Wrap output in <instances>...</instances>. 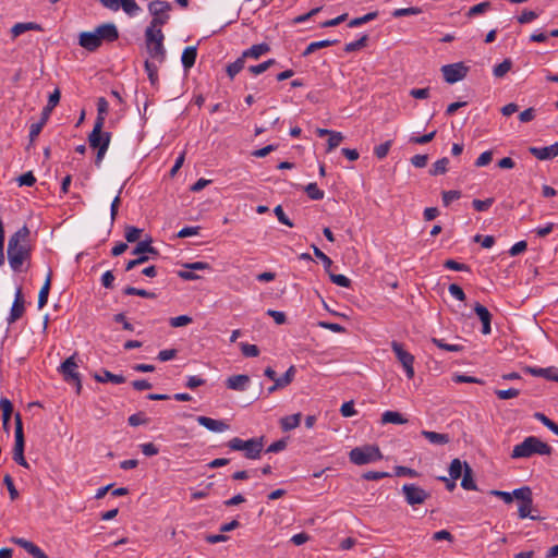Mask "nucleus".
<instances>
[{"instance_id":"f03ea898","label":"nucleus","mask_w":558,"mask_h":558,"mask_svg":"<svg viewBox=\"0 0 558 558\" xmlns=\"http://www.w3.org/2000/svg\"><path fill=\"white\" fill-rule=\"evenodd\" d=\"M551 447L535 436L526 437L521 444L513 447L511 458H530L533 454L549 456Z\"/></svg>"},{"instance_id":"423d86ee","label":"nucleus","mask_w":558,"mask_h":558,"mask_svg":"<svg viewBox=\"0 0 558 558\" xmlns=\"http://www.w3.org/2000/svg\"><path fill=\"white\" fill-rule=\"evenodd\" d=\"M349 459L356 465H364L383 459V453L378 446L365 445L355 447L349 452Z\"/></svg>"},{"instance_id":"6e6552de","label":"nucleus","mask_w":558,"mask_h":558,"mask_svg":"<svg viewBox=\"0 0 558 558\" xmlns=\"http://www.w3.org/2000/svg\"><path fill=\"white\" fill-rule=\"evenodd\" d=\"M513 495H514L515 499L519 500L518 514H519L520 519L530 518L532 520H541V517L533 515L531 513L533 498H532V490L529 486H523V487L514 489Z\"/></svg>"},{"instance_id":"37998d69","label":"nucleus","mask_w":558,"mask_h":558,"mask_svg":"<svg viewBox=\"0 0 558 558\" xmlns=\"http://www.w3.org/2000/svg\"><path fill=\"white\" fill-rule=\"evenodd\" d=\"M123 293L125 295H138V296L146 298V299H155L156 298V294L154 292H149L147 290L138 289V288H134V287H126L123 290Z\"/></svg>"},{"instance_id":"a19ab883","label":"nucleus","mask_w":558,"mask_h":558,"mask_svg":"<svg viewBox=\"0 0 558 558\" xmlns=\"http://www.w3.org/2000/svg\"><path fill=\"white\" fill-rule=\"evenodd\" d=\"M432 342L439 349L449 351V352H460L463 350V345L461 344H448L442 339L432 338Z\"/></svg>"},{"instance_id":"39448f33","label":"nucleus","mask_w":558,"mask_h":558,"mask_svg":"<svg viewBox=\"0 0 558 558\" xmlns=\"http://www.w3.org/2000/svg\"><path fill=\"white\" fill-rule=\"evenodd\" d=\"M171 3L162 0H154L148 4V11L153 19L146 29H161L168 23L171 11Z\"/></svg>"},{"instance_id":"4be33fe9","label":"nucleus","mask_w":558,"mask_h":558,"mask_svg":"<svg viewBox=\"0 0 558 558\" xmlns=\"http://www.w3.org/2000/svg\"><path fill=\"white\" fill-rule=\"evenodd\" d=\"M555 367L537 368L533 366H525L524 372L537 377H544L558 383V374H555Z\"/></svg>"},{"instance_id":"412c9836","label":"nucleus","mask_w":558,"mask_h":558,"mask_svg":"<svg viewBox=\"0 0 558 558\" xmlns=\"http://www.w3.org/2000/svg\"><path fill=\"white\" fill-rule=\"evenodd\" d=\"M250 383V377L247 375H234L230 376L226 380V386L228 389L235 391H244Z\"/></svg>"},{"instance_id":"4d7b16f0","label":"nucleus","mask_w":558,"mask_h":558,"mask_svg":"<svg viewBox=\"0 0 558 558\" xmlns=\"http://www.w3.org/2000/svg\"><path fill=\"white\" fill-rule=\"evenodd\" d=\"M495 395L500 400H507V399H511V398L518 397L520 395V390L515 389V388H509V389H506V390L497 389V390H495Z\"/></svg>"},{"instance_id":"f257e3e1","label":"nucleus","mask_w":558,"mask_h":558,"mask_svg":"<svg viewBox=\"0 0 558 558\" xmlns=\"http://www.w3.org/2000/svg\"><path fill=\"white\" fill-rule=\"evenodd\" d=\"M29 229L23 226L14 232L8 242V259L13 271H22V266L31 259Z\"/></svg>"},{"instance_id":"aec40b11","label":"nucleus","mask_w":558,"mask_h":558,"mask_svg":"<svg viewBox=\"0 0 558 558\" xmlns=\"http://www.w3.org/2000/svg\"><path fill=\"white\" fill-rule=\"evenodd\" d=\"M13 543L25 549L33 558H49L36 544L25 538H13Z\"/></svg>"},{"instance_id":"9b49d317","label":"nucleus","mask_w":558,"mask_h":558,"mask_svg":"<svg viewBox=\"0 0 558 558\" xmlns=\"http://www.w3.org/2000/svg\"><path fill=\"white\" fill-rule=\"evenodd\" d=\"M402 493L405 501L410 506L424 504L429 498V493L415 484H404Z\"/></svg>"},{"instance_id":"c85d7f7f","label":"nucleus","mask_w":558,"mask_h":558,"mask_svg":"<svg viewBox=\"0 0 558 558\" xmlns=\"http://www.w3.org/2000/svg\"><path fill=\"white\" fill-rule=\"evenodd\" d=\"M301 413L287 415L280 420V426L283 432H289L296 428L301 423Z\"/></svg>"},{"instance_id":"a18cd8bd","label":"nucleus","mask_w":558,"mask_h":558,"mask_svg":"<svg viewBox=\"0 0 558 558\" xmlns=\"http://www.w3.org/2000/svg\"><path fill=\"white\" fill-rule=\"evenodd\" d=\"M274 64H276V60L269 59V60H267L263 63H259L257 65L248 66V72L252 73L253 75H259V74L264 73L265 71H267Z\"/></svg>"},{"instance_id":"9d476101","label":"nucleus","mask_w":558,"mask_h":558,"mask_svg":"<svg viewBox=\"0 0 558 558\" xmlns=\"http://www.w3.org/2000/svg\"><path fill=\"white\" fill-rule=\"evenodd\" d=\"M391 349L395 352L398 361L402 364L407 377L412 379L414 377V356L404 350L403 344L398 341L391 342Z\"/></svg>"},{"instance_id":"b1692460","label":"nucleus","mask_w":558,"mask_h":558,"mask_svg":"<svg viewBox=\"0 0 558 558\" xmlns=\"http://www.w3.org/2000/svg\"><path fill=\"white\" fill-rule=\"evenodd\" d=\"M421 435L434 445H446L450 441L448 434H441L432 430H422Z\"/></svg>"},{"instance_id":"052dcab7","label":"nucleus","mask_w":558,"mask_h":558,"mask_svg":"<svg viewBox=\"0 0 558 558\" xmlns=\"http://www.w3.org/2000/svg\"><path fill=\"white\" fill-rule=\"evenodd\" d=\"M444 266L456 271H470V267L466 264L459 263L454 259H447Z\"/></svg>"},{"instance_id":"4c0bfd02","label":"nucleus","mask_w":558,"mask_h":558,"mask_svg":"<svg viewBox=\"0 0 558 558\" xmlns=\"http://www.w3.org/2000/svg\"><path fill=\"white\" fill-rule=\"evenodd\" d=\"M378 16V12L377 11H373V12H369L363 16H360V17H355V19H352L348 26L349 27H357V26H361L365 23H368L373 20H375L376 17Z\"/></svg>"},{"instance_id":"a878e982","label":"nucleus","mask_w":558,"mask_h":558,"mask_svg":"<svg viewBox=\"0 0 558 558\" xmlns=\"http://www.w3.org/2000/svg\"><path fill=\"white\" fill-rule=\"evenodd\" d=\"M27 31H41V26L34 22L16 23L11 28L12 38H16Z\"/></svg>"},{"instance_id":"5fc2aeb1","label":"nucleus","mask_w":558,"mask_h":558,"mask_svg":"<svg viewBox=\"0 0 558 558\" xmlns=\"http://www.w3.org/2000/svg\"><path fill=\"white\" fill-rule=\"evenodd\" d=\"M0 408L2 410V421H10L13 413V405L10 400L1 399Z\"/></svg>"},{"instance_id":"bb28decb","label":"nucleus","mask_w":558,"mask_h":558,"mask_svg":"<svg viewBox=\"0 0 558 558\" xmlns=\"http://www.w3.org/2000/svg\"><path fill=\"white\" fill-rule=\"evenodd\" d=\"M461 486L466 490H477V485L473 478V471L466 462H464Z\"/></svg>"},{"instance_id":"2eb2a0df","label":"nucleus","mask_w":558,"mask_h":558,"mask_svg":"<svg viewBox=\"0 0 558 558\" xmlns=\"http://www.w3.org/2000/svg\"><path fill=\"white\" fill-rule=\"evenodd\" d=\"M196 421L199 425L204 426L208 430L216 432V433H222L230 428L229 424H227L225 421L214 420L208 416H203V415L197 416Z\"/></svg>"},{"instance_id":"58836bf2","label":"nucleus","mask_w":558,"mask_h":558,"mask_svg":"<svg viewBox=\"0 0 558 558\" xmlns=\"http://www.w3.org/2000/svg\"><path fill=\"white\" fill-rule=\"evenodd\" d=\"M144 66L150 84L155 86L158 83V66L149 60L145 61Z\"/></svg>"},{"instance_id":"f3484780","label":"nucleus","mask_w":558,"mask_h":558,"mask_svg":"<svg viewBox=\"0 0 558 558\" xmlns=\"http://www.w3.org/2000/svg\"><path fill=\"white\" fill-rule=\"evenodd\" d=\"M78 44L88 51H96L101 46L95 31L81 33Z\"/></svg>"},{"instance_id":"473e14b6","label":"nucleus","mask_w":558,"mask_h":558,"mask_svg":"<svg viewBox=\"0 0 558 558\" xmlns=\"http://www.w3.org/2000/svg\"><path fill=\"white\" fill-rule=\"evenodd\" d=\"M245 60L246 59L243 58V53H242L241 57H239L234 62L227 65L226 71H227L228 76L231 80H233L234 76L244 69Z\"/></svg>"},{"instance_id":"13d9d810","label":"nucleus","mask_w":558,"mask_h":558,"mask_svg":"<svg viewBox=\"0 0 558 558\" xmlns=\"http://www.w3.org/2000/svg\"><path fill=\"white\" fill-rule=\"evenodd\" d=\"M494 204V198L473 199L472 205L476 211H486Z\"/></svg>"},{"instance_id":"864d4df0","label":"nucleus","mask_w":558,"mask_h":558,"mask_svg":"<svg viewBox=\"0 0 558 558\" xmlns=\"http://www.w3.org/2000/svg\"><path fill=\"white\" fill-rule=\"evenodd\" d=\"M328 274L332 283L342 288H349L351 286V280L344 275H336L330 271H328Z\"/></svg>"},{"instance_id":"a211bd4d","label":"nucleus","mask_w":558,"mask_h":558,"mask_svg":"<svg viewBox=\"0 0 558 558\" xmlns=\"http://www.w3.org/2000/svg\"><path fill=\"white\" fill-rule=\"evenodd\" d=\"M474 312L482 322V332L484 335L490 333L492 314L489 313V311L484 305L475 303Z\"/></svg>"},{"instance_id":"c03bdc74","label":"nucleus","mask_w":558,"mask_h":558,"mask_svg":"<svg viewBox=\"0 0 558 558\" xmlns=\"http://www.w3.org/2000/svg\"><path fill=\"white\" fill-rule=\"evenodd\" d=\"M511 66L512 61L510 59H505L494 68L493 73L496 77H502L511 70Z\"/></svg>"},{"instance_id":"680f3d73","label":"nucleus","mask_w":558,"mask_h":558,"mask_svg":"<svg viewBox=\"0 0 558 558\" xmlns=\"http://www.w3.org/2000/svg\"><path fill=\"white\" fill-rule=\"evenodd\" d=\"M148 421L149 420L145 416V414L143 412L132 414L128 418V422L131 426L144 425V424H147Z\"/></svg>"},{"instance_id":"dca6fc26","label":"nucleus","mask_w":558,"mask_h":558,"mask_svg":"<svg viewBox=\"0 0 558 558\" xmlns=\"http://www.w3.org/2000/svg\"><path fill=\"white\" fill-rule=\"evenodd\" d=\"M24 298L22 293V289L19 288L15 293V299L11 307L10 316L8 318L9 324L16 322L24 314Z\"/></svg>"},{"instance_id":"e433bc0d","label":"nucleus","mask_w":558,"mask_h":558,"mask_svg":"<svg viewBox=\"0 0 558 558\" xmlns=\"http://www.w3.org/2000/svg\"><path fill=\"white\" fill-rule=\"evenodd\" d=\"M304 191L306 193V195L313 199V201H319V199H323L324 196H325V193L323 190H320L316 183H308L305 187H304Z\"/></svg>"},{"instance_id":"f8f14e48","label":"nucleus","mask_w":558,"mask_h":558,"mask_svg":"<svg viewBox=\"0 0 558 558\" xmlns=\"http://www.w3.org/2000/svg\"><path fill=\"white\" fill-rule=\"evenodd\" d=\"M441 72L445 81L449 84H453L463 80L466 76L469 68L465 66L462 62H458L444 65L441 68Z\"/></svg>"},{"instance_id":"20e7f679","label":"nucleus","mask_w":558,"mask_h":558,"mask_svg":"<svg viewBox=\"0 0 558 558\" xmlns=\"http://www.w3.org/2000/svg\"><path fill=\"white\" fill-rule=\"evenodd\" d=\"M163 33L161 29H146L145 44L150 58L159 63L166 60V49L163 46Z\"/></svg>"},{"instance_id":"de8ad7c7","label":"nucleus","mask_w":558,"mask_h":558,"mask_svg":"<svg viewBox=\"0 0 558 558\" xmlns=\"http://www.w3.org/2000/svg\"><path fill=\"white\" fill-rule=\"evenodd\" d=\"M142 232H143L142 229H138L133 226H126L125 233H124L125 240L129 243H134L140 240Z\"/></svg>"},{"instance_id":"f704fd0d","label":"nucleus","mask_w":558,"mask_h":558,"mask_svg":"<svg viewBox=\"0 0 558 558\" xmlns=\"http://www.w3.org/2000/svg\"><path fill=\"white\" fill-rule=\"evenodd\" d=\"M464 472V462L462 463L460 459L456 458L451 461L449 466V475L452 480H458L462 476Z\"/></svg>"},{"instance_id":"5701e85b","label":"nucleus","mask_w":558,"mask_h":558,"mask_svg":"<svg viewBox=\"0 0 558 558\" xmlns=\"http://www.w3.org/2000/svg\"><path fill=\"white\" fill-rule=\"evenodd\" d=\"M270 51V46L266 43H262V44H257V45H253L251 48L244 50L242 53H243V58L247 59V58H251V59H259L260 56L267 53Z\"/></svg>"},{"instance_id":"79ce46f5","label":"nucleus","mask_w":558,"mask_h":558,"mask_svg":"<svg viewBox=\"0 0 558 558\" xmlns=\"http://www.w3.org/2000/svg\"><path fill=\"white\" fill-rule=\"evenodd\" d=\"M121 9L129 15L134 16L141 10L135 0H122L120 2Z\"/></svg>"},{"instance_id":"69168bd1","label":"nucleus","mask_w":558,"mask_h":558,"mask_svg":"<svg viewBox=\"0 0 558 558\" xmlns=\"http://www.w3.org/2000/svg\"><path fill=\"white\" fill-rule=\"evenodd\" d=\"M241 351L244 356L254 357L259 354V349L255 344L241 343Z\"/></svg>"},{"instance_id":"774afa93","label":"nucleus","mask_w":558,"mask_h":558,"mask_svg":"<svg viewBox=\"0 0 558 558\" xmlns=\"http://www.w3.org/2000/svg\"><path fill=\"white\" fill-rule=\"evenodd\" d=\"M17 182L20 186H33L36 182V178L34 177L32 171H28L17 178Z\"/></svg>"},{"instance_id":"72a5a7b5","label":"nucleus","mask_w":558,"mask_h":558,"mask_svg":"<svg viewBox=\"0 0 558 558\" xmlns=\"http://www.w3.org/2000/svg\"><path fill=\"white\" fill-rule=\"evenodd\" d=\"M109 104L104 98L100 97L97 101V117L95 120V123H98L100 121L101 125H105L106 114L108 112Z\"/></svg>"},{"instance_id":"7c9ffc66","label":"nucleus","mask_w":558,"mask_h":558,"mask_svg":"<svg viewBox=\"0 0 558 558\" xmlns=\"http://www.w3.org/2000/svg\"><path fill=\"white\" fill-rule=\"evenodd\" d=\"M197 49L196 47L190 46L183 50L181 61L185 70L191 69L196 61Z\"/></svg>"},{"instance_id":"393cba45","label":"nucleus","mask_w":558,"mask_h":558,"mask_svg":"<svg viewBox=\"0 0 558 558\" xmlns=\"http://www.w3.org/2000/svg\"><path fill=\"white\" fill-rule=\"evenodd\" d=\"M94 378L98 383L110 381V383H113L117 385L123 384L125 381V377L123 375L112 374L111 372H109L107 369H102L101 374H95Z\"/></svg>"},{"instance_id":"c9c22d12","label":"nucleus","mask_w":558,"mask_h":558,"mask_svg":"<svg viewBox=\"0 0 558 558\" xmlns=\"http://www.w3.org/2000/svg\"><path fill=\"white\" fill-rule=\"evenodd\" d=\"M449 159L447 157H442L434 162L432 169L429 170L430 175H439L445 174L448 170Z\"/></svg>"},{"instance_id":"ea45409f","label":"nucleus","mask_w":558,"mask_h":558,"mask_svg":"<svg viewBox=\"0 0 558 558\" xmlns=\"http://www.w3.org/2000/svg\"><path fill=\"white\" fill-rule=\"evenodd\" d=\"M367 41H368V36L367 35H363L360 39L347 44L344 46V51L348 52V53L353 52V51H357V50L366 47L367 46Z\"/></svg>"},{"instance_id":"09e8293b","label":"nucleus","mask_w":558,"mask_h":558,"mask_svg":"<svg viewBox=\"0 0 558 558\" xmlns=\"http://www.w3.org/2000/svg\"><path fill=\"white\" fill-rule=\"evenodd\" d=\"M342 141L343 135L340 132L332 131L329 134V138L327 141V151L329 153L336 147H338Z\"/></svg>"},{"instance_id":"0e129e2a","label":"nucleus","mask_w":558,"mask_h":558,"mask_svg":"<svg viewBox=\"0 0 558 558\" xmlns=\"http://www.w3.org/2000/svg\"><path fill=\"white\" fill-rule=\"evenodd\" d=\"M435 135H436V130H434L427 134H424L422 136H412L410 138V143L424 145V144L432 142L434 140Z\"/></svg>"},{"instance_id":"3c124183","label":"nucleus","mask_w":558,"mask_h":558,"mask_svg":"<svg viewBox=\"0 0 558 558\" xmlns=\"http://www.w3.org/2000/svg\"><path fill=\"white\" fill-rule=\"evenodd\" d=\"M3 484L5 485L9 494H10V498L11 500H15L19 498V492L17 489L15 488V485H14V482H13V478L10 474H5L4 477H3Z\"/></svg>"},{"instance_id":"4468645a","label":"nucleus","mask_w":558,"mask_h":558,"mask_svg":"<svg viewBox=\"0 0 558 558\" xmlns=\"http://www.w3.org/2000/svg\"><path fill=\"white\" fill-rule=\"evenodd\" d=\"M100 45L106 43H113L119 38V31L113 23H105L95 28Z\"/></svg>"},{"instance_id":"49530a36","label":"nucleus","mask_w":558,"mask_h":558,"mask_svg":"<svg viewBox=\"0 0 558 558\" xmlns=\"http://www.w3.org/2000/svg\"><path fill=\"white\" fill-rule=\"evenodd\" d=\"M534 417L543 423L548 429H550L554 434L558 436V425L547 417L544 413L536 412Z\"/></svg>"},{"instance_id":"7ed1b4c3","label":"nucleus","mask_w":558,"mask_h":558,"mask_svg":"<svg viewBox=\"0 0 558 558\" xmlns=\"http://www.w3.org/2000/svg\"><path fill=\"white\" fill-rule=\"evenodd\" d=\"M227 446L234 451H243L244 457L251 460L259 459L264 448V437H255L243 440L234 437L227 442Z\"/></svg>"},{"instance_id":"cd10ccee","label":"nucleus","mask_w":558,"mask_h":558,"mask_svg":"<svg viewBox=\"0 0 558 558\" xmlns=\"http://www.w3.org/2000/svg\"><path fill=\"white\" fill-rule=\"evenodd\" d=\"M381 424H407L408 418H405L401 413L396 411H386L381 415L380 420Z\"/></svg>"},{"instance_id":"338daca9","label":"nucleus","mask_w":558,"mask_h":558,"mask_svg":"<svg viewBox=\"0 0 558 558\" xmlns=\"http://www.w3.org/2000/svg\"><path fill=\"white\" fill-rule=\"evenodd\" d=\"M274 213H275V215H276L277 219H278L281 223H283V225H286V226H288V227H290V228H292V227H293V222H292V221L288 218V216L284 214L283 208H282V206H281V205L276 206V207H275V209H274Z\"/></svg>"},{"instance_id":"8fccbe9b","label":"nucleus","mask_w":558,"mask_h":558,"mask_svg":"<svg viewBox=\"0 0 558 558\" xmlns=\"http://www.w3.org/2000/svg\"><path fill=\"white\" fill-rule=\"evenodd\" d=\"M421 12H422L421 8L410 7V8H403V9H396L392 12V16L393 17H402V16L417 15Z\"/></svg>"},{"instance_id":"0eeeda50","label":"nucleus","mask_w":558,"mask_h":558,"mask_svg":"<svg viewBox=\"0 0 558 558\" xmlns=\"http://www.w3.org/2000/svg\"><path fill=\"white\" fill-rule=\"evenodd\" d=\"M15 422V442L13 447V460L21 466L28 469L29 464L24 457L25 438L23 432L22 416L20 413L14 415Z\"/></svg>"},{"instance_id":"1a4fd4ad","label":"nucleus","mask_w":558,"mask_h":558,"mask_svg":"<svg viewBox=\"0 0 558 558\" xmlns=\"http://www.w3.org/2000/svg\"><path fill=\"white\" fill-rule=\"evenodd\" d=\"M78 367L75 361V354L68 357L58 368V371L63 375L65 381H73L76 385V392L80 393L82 389V381L80 373L76 371Z\"/></svg>"},{"instance_id":"e2e57ef3","label":"nucleus","mask_w":558,"mask_h":558,"mask_svg":"<svg viewBox=\"0 0 558 558\" xmlns=\"http://www.w3.org/2000/svg\"><path fill=\"white\" fill-rule=\"evenodd\" d=\"M169 323H170V326L174 327V328L183 327V326H186L192 323V317H190L187 315H180V316L170 318Z\"/></svg>"},{"instance_id":"6e6d98bb","label":"nucleus","mask_w":558,"mask_h":558,"mask_svg":"<svg viewBox=\"0 0 558 558\" xmlns=\"http://www.w3.org/2000/svg\"><path fill=\"white\" fill-rule=\"evenodd\" d=\"M391 145H392V141L389 140V141H386L385 143L376 146L374 148L375 156L378 159H384L388 155Z\"/></svg>"},{"instance_id":"603ef678","label":"nucleus","mask_w":558,"mask_h":558,"mask_svg":"<svg viewBox=\"0 0 558 558\" xmlns=\"http://www.w3.org/2000/svg\"><path fill=\"white\" fill-rule=\"evenodd\" d=\"M490 7V3L488 1H485V2H481L478 4H475L473 7H471L466 13V16L468 17H473V16H476L478 14H482L484 13L485 11H487Z\"/></svg>"},{"instance_id":"bf43d9fd","label":"nucleus","mask_w":558,"mask_h":558,"mask_svg":"<svg viewBox=\"0 0 558 558\" xmlns=\"http://www.w3.org/2000/svg\"><path fill=\"white\" fill-rule=\"evenodd\" d=\"M312 248H313L314 255L323 262L326 271H329V268L332 265V260L324 252H322L316 245L313 244Z\"/></svg>"},{"instance_id":"c756f323","label":"nucleus","mask_w":558,"mask_h":558,"mask_svg":"<svg viewBox=\"0 0 558 558\" xmlns=\"http://www.w3.org/2000/svg\"><path fill=\"white\" fill-rule=\"evenodd\" d=\"M338 43H339L338 39H324V40H320V41L311 43L305 48V50L302 52V56L303 57H307V56L312 54L313 52H315L318 49L327 48V47H330V46L336 45Z\"/></svg>"},{"instance_id":"2f4dec72","label":"nucleus","mask_w":558,"mask_h":558,"mask_svg":"<svg viewBox=\"0 0 558 558\" xmlns=\"http://www.w3.org/2000/svg\"><path fill=\"white\" fill-rule=\"evenodd\" d=\"M51 271H49L44 286L41 287L38 294V307L43 308L48 302V295L51 287Z\"/></svg>"},{"instance_id":"6ab92c4d","label":"nucleus","mask_w":558,"mask_h":558,"mask_svg":"<svg viewBox=\"0 0 558 558\" xmlns=\"http://www.w3.org/2000/svg\"><path fill=\"white\" fill-rule=\"evenodd\" d=\"M530 153L539 160L550 159L558 155V143L546 147H530Z\"/></svg>"},{"instance_id":"ddd939ff","label":"nucleus","mask_w":558,"mask_h":558,"mask_svg":"<svg viewBox=\"0 0 558 558\" xmlns=\"http://www.w3.org/2000/svg\"><path fill=\"white\" fill-rule=\"evenodd\" d=\"M102 129L104 125H101L99 121L98 123L94 124L93 131L88 135L89 146L94 149L101 147L106 141L108 142V145L110 144L111 133L102 132Z\"/></svg>"}]
</instances>
